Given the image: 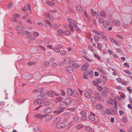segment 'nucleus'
Segmentation results:
<instances>
[{
  "label": "nucleus",
  "mask_w": 132,
  "mask_h": 132,
  "mask_svg": "<svg viewBox=\"0 0 132 132\" xmlns=\"http://www.w3.org/2000/svg\"><path fill=\"white\" fill-rule=\"evenodd\" d=\"M60 106V109L62 110H63L66 107H67L68 105L65 104V103L64 102H61L59 104Z\"/></svg>",
  "instance_id": "1"
},
{
  "label": "nucleus",
  "mask_w": 132,
  "mask_h": 132,
  "mask_svg": "<svg viewBox=\"0 0 132 132\" xmlns=\"http://www.w3.org/2000/svg\"><path fill=\"white\" fill-rule=\"evenodd\" d=\"M65 126V125L63 123H60L57 124L56 126V127L58 129H60L64 128Z\"/></svg>",
  "instance_id": "2"
},
{
  "label": "nucleus",
  "mask_w": 132,
  "mask_h": 132,
  "mask_svg": "<svg viewBox=\"0 0 132 132\" xmlns=\"http://www.w3.org/2000/svg\"><path fill=\"white\" fill-rule=\"evenodd\" d=\"M94 94L95 95L97 100L99 101H101V98L100 95V94L96 92H94Z\"/></svg>",
  "instance_id": "3"
},
{
  "label": "nucleus",
  "mask_w": 132,
  "mask_h": 132,
  "mask_svg": "<svg viewBox=\"0 0 132 132\" xmlns=\"http://www.w3.org/2000/svg\"><path fill=\"white\" fill-rule=\"evenodd\" d=\"M66 70L68 73H71L73 71L72 68L70 66H68L66 68Z\"/></svg>",
  "instance_id": "4"
},
{
  "label": "nucleus",
  "mask_w": 132,
  "mask_h": 132,
  "mask_svg": "<svg viewBox=\"0 0 132 132\" xmlns=\"http://www.w3.org/2000/svg\"><path fill=\"white\" fill-rule=\"evenodd\" d=\"M46 116V115H43L42 114H37L34 115V117L37 119H38L40 118H43Z\"/></svg>",
  "instance_id": "5"
},
{
  "label": "nucleus",
  "mask_w": 132,
  "mask_h": 132,
  "mask_svg": "<svg viewBox=\"0 0 132 132\" xmlns=\"http://www.w3.org/2000/svg\"><path fill=\"white\" fill-rule=\"evenodd\" d=\"M95 114L92 113V114L89 115V119L92 121H94L95 119Z\"/></svg>",
  "instance_id": "6"
},
{
  "label": "nucleus",
  "mask_w": 132,
  "mask_h": 132,
  "mask_svg": "<svg viewBox=\"0 0 132 132\" xmlns=\"http://www.w3.org/2000/svg\"><path fill=\"white\" fill-rule=\"evenodd\" d=\"M88 65L89 64L88 63H85V64L81 67L82 70V71L86 70L87 69Z\"/></svg>",
  "instance_id": "7"
},
{
  "label": "nucleus",
  "mask_w": 132,
  "mask_h": 132,
  "mask_svg": "<svg viewBox=\"0 0 132 132\" xmlns=\"http://www.w3.org/2000/svg\"><path fill=\"white\" fill-rule=\"evenodd\" d=\"M52 110L51 108H47L44 110V112L45 113H48L51 112Z\"/></svg>",
  "instance_id": "8"
},
{
  "label": "nucleus",
  "mask_w": 132,
  "mask_h": 132,
  "mask_svg": "<svg viewBox=\"0 0 132 132\" xmlns=\"http://www.w3.org/2000/svg\"><path fill=\"white\" fill-rule=\"evenodd\" d=\"M64 102L65 103V104L68 105L70 104L71 103V101L70 99L69 98H67L66 99Z\"/></svg>",
  "instance_id": "9"
},
{
  "label": "nucleus",
  "mask_w": 132,
  "mask_h": 132,
  "mask_svg": "<svg viewBox=\"0 0 132 132\" xmlns=\"http://www.w3.org/2000/svg\"><path fill=\"white\" fill-rule=\"evenodd\" d=\"M113 22L117 26H120L121 25L120 21L117 20H114Z\"/></svg>",
  "instance_id": "10"
},
{
  "label": "nucleus",
  "mask_w": 132,
  "mask_h": 132,
  "mask_svg": "<svg viewBox=\"0 0 132 132\" xmlns=\"http://www.w3.org/2000/svg\"><path fill=\"white\" fill-rule=\"evenodd\" d=\"M76 9L77 11L79 13H81L83 11L82 9L79 5H77L76 6Z\"/></svg>",
  "instance_id": "11"
},
{
  "label": "nucleus",
  "mask_w": 132,
  "mask_h": 132,
  "mask_svg": "<svg viewBox=\"0 0 132 132\" xmlns=\"http://www.w3.org/2000/svg\"><path fill=\"white\" fill-rule=\"evenodd\" d=\"M111 109L110 108H108L107 110H105V112L108 115H113L111 111Z\"/></svg>",
  "instance_id": "12"
},
{
  "label": "nucleus",
  "mask_w": 132,
  "mask_h": 132,
  "mask_svg": "<svg viewBox=\"0 0 132 132\" xmlns=\"http://www.w3.org/2000/svg\"><path fill=\"white\" fill-rule=\"evenodd\" d=\"M24 28L21 26H17L16 27V29L19 31H22L23 29H24Z\"/></svg>",
  "instance_id": "13"
},
{
  "label": "nucleus",
  "mask_w": 132,
  "mask_h": 132,
  "mask_svg": "<svg viewBox=\"0 0 132 132\" xmlns=\"http://www.w3.org/2000/svg\"><path fill=\"white\" fill-rule=\"evenodd\" d=\"M53 117L52 115H50L46 116L45 117V120L46 121L50 120Z\"/></svg>",
  "instance_id": "14"
},
{
  "label": "nucleus",
  "mask_w": 132,
  "mask_h": 132,
  "mask_svg": "<svg viewBox=\"0 0 132 132\" xmlns=\"http://www.w3.org/2000/svg\"><path fill=\"white\" fill-rule=\"evenodd\" d=\"M61 118L60 117H57L56 118V119L54 121L53 125H55L60 120Z\"/></svg>",
  "instance_id": "15"
},
{
  "label": "nucleus",
  "mask_w": 132,
  "mask_h": 132,
  "mask_svg": "<svg viewBox=\"0 0 132 132\" xmlns=\"http://www.w3.org/2000/svg\"><path fill=\"white\" fill-rule=\"evenodd\" d=\"M73 22H72V23H70L69 25L70 27H76L77 26V25L76 22L74 21H73Z\"/></svg>",
  "instance_id": "16"
},
{
  "label": "nucleus",
  "mask_w": 132,
  "mask_h": 132,
  "mask_svg": "<svg viewBox=\"0 0 132 132\" xmlns=\"http://www.w3.org/2000/svg\"><path fill=\"white\" fill-rule=\"evenodd\" d=\"M67 91L69 95L71 96L72 95L73 91L70 88L68 89Z\"/></svg>",
  "instance_id": "17"
},
{
  "label": "nucleus",
  "mask_w": 132,
  "mask_h": 132,
  "mask_svg": "<svg viewBox=\"0 0 132 132\" xmlns=\"http://www.w3.org/2000/svg\"><path fill=\"white\" fill-rule=\"evenodd\" d=\"M96 107L99 110H101L102 108V104H97L96 105Z\"/></svg>",
  "instance_id": "18"
},
{
  "label": "nucleus",
  "mask_w": 132,
  "mask_h": 132,
  "mask_svg": "<svg viewBox=\"0 0 132 132\" xmlns=\"http://www.w3.org/2000/svg\"><path fill=\"white\" fill-rule=\"evenodd\" d=\"M70 59L68 58H66L64 60L63 62L64 64H66L68 63L70 61Z\"/></svg>",
  "instance_id": "19"
},
{
  "label": "nucleus",
  "mask_w": 132,
  "mask_h": 132,
  "mask_svg": "<svg viewBox=\"0 0 132 132\" xmlns=\"http://www.w3.org/2000/svg\"><path fill=\"white\" fill-rule=\"evenodd\" d=\"M101 15L103 18L105 17L106 16V14L105 12L104 11H102L100 13Z\"/></svg>",
  "instance_id": "20"
},
{
  "label": "nucleus",
  "mask_w": 132,
  "mask_h": 132,
  "mask_svg": "<svg viewBox=\"0 0 132 132\" xmlns=\"http://www.w3.org/2000/svg\"><path fill=\"white\" fill-rule=\"evenodd\" d=\"M96 12V9H92V14L93 16H95Z\"/></svg>",
  "instance_id": "21"
},
{
  "label": "nucleus",
  "mask_w": 132,
  "mask_h": 132,
  "mask_svg": "<svg viewBox=\"0 0 132 132\" xmlns=\"http://www.w3.org/2000/svg\"><path fill=\"white\" fill-rule=\"evenodd\" d=\"M22 31V34L24 35H27L29 34L30 32L28 31H25L24 30V29H23L22 31Z\"/></svg>",
  "instance_id": "22"
},
{
  "label": "nucleus",
  "mask_w": 132,
  "mask_h": 132,
  "mask_svg": "<svg viewBox=\"0 0 132 132\" xmlns=\"http://www.w3.org/2000/svg\"><path fill=\"white\" fill-rule=\"evenodd\" d=\"M45 16L48 18H49L51 16V15L48 12H46L44 14Z\"/></svg>",
  "instance_id": "23"
},
{
  "label": "nucleus",
  "mask_w": 132,
  "mask_h": 132,
  "mask_svg": "<svg viewBox=\"0 0 132 132\" xmlns=\"http://www.w3.org/2000/svg\"><path fill=\"white\" fill-rule=\"evenodd\" d=\"M78 94V92L77 91L74 90L73 91L72 95L71 96L74 97L76 96H77Z\"/></svg>",
  "instance_id": "24"
},
{
  "label": "nucleus",
  "mask_w": 132,
  "mask_h": 132,
  "mask_svg": "<svg viewBox=\"0 0 132 132\" xmlns=\"http://www.w3.org/2000/svg\"><path fill=\"white\" fill-rule=\"evenodd\" d=\"M46 3L48 5L51 6L54 5L55 4V3L54 2H53L48 1L46 2Z\"/></svg>",
  "instance_id": "25"
},
{
  "label": "nucleus",
  "mask_w": 132,
  "mask_h": 132,
  "mask_svg": "<svg viewBox=\"0 0 132 132\" xmlns=\"http://www.w3.org/2000/svg\"><path fill=\"white\" fill-rule=\"evenodd\" d=\"M85 97L88 98H89L91 97L90 94L88 92H86L85 93Z\"/></svg>",
  "instance_id": "26"
},
{
  "label": "nucleus",
  "mask_w": 132,
  "mask_h": 132,
  "mask_svg": "<svg viewBox=\"0 0 132 132\" xmlns=\"http://www.w3.org/2000/svg\"><path fill=\"white\" fill-rule=\"evenodd\" d=\"M46 94L48 96H49L51 97H54V95L52 93L50 92H48Z\"/></svg>",
  "instance_id": "27"
},
{
  "label": "nucleus",
  "mask_w": 132,
  "mask_h": 132,
  "mask_svg": "<svg viewBox=\"0 0 132 132\" xmlns=\"http://www.w3.org/2000/svg\"><path fill=\"white\" fill-rule=\"evenodd\" d=\"M80 65L77 63H75L73 65V67L74 68H77L80 67Z\"/></svg>",
  "instance_id": "28"
},
{
  "label": "nucleus",
  "mask_w": 132,
  "mask_h": 132,
  "mask_svg": "<svg viewBox=\"0 0 132 132\" xmlns=\"http://www.w3.org/2000/svg\"><path fill=\"white\" fill-rule=\"evenodd\" d=\"M94 38L95 42H98L99 40L100 39V37L98 35H96L95 36Z\"/></svg>",
  "instance_id": "29"
},
{
  "label": "nucleus",
  "mask_w": 132,
  "mask_h": 132,
  "mask_svg": "<svg viewBox=\"0 0 132 132\" xmlns=\"http://www.w3.org/2000/svg\"><path fill=\"white\" fill-rule=\"evenodd\" d=\"M43 100L39 99H37L36 100V102L37 104H40L42 103H43Z\"/></svg>",
  "instance_id": "30"
},
{
  "label": "nucleus",
  "mask_w": 132,
  "mask_h": 132,
  "mask_svg": "<svg viewBox=\"0 0 132 132\" xmlns=\"http://www.w3.org/2000/svg\"><path fill=\"white\" fill-rule=\"evenodd\" d=\"M91 100L92 102L93 103H95L96 102V99L95 97L94 96H92L91 98Z\"/></svg>",
  "instance_id": "31"
},
{
  "label": "nucleus",
  "mask_w": 132,
  "mask_h": 132,
  "mask_svg": "<svg viewBox=\"0 0 132 132\" xmlns=\"http://www.w3.org/2000/svg\"><path fill=\"white\" fill-rule=\"evenodd\" d=\"M79 118L77 116H75L74 117V120L75 122L76 123H78L79 121Z\"/></svg>",
  "instance_id": "32"
},
{
  "label": "nucleus",
  "mask_w": 132,
  "mask_h": 132,
  "mask_svg": "<svg viewBox=\"0 0 132 132\" xmlns=\"http://www.w3.org/2000/svg\"><path fill=\"white\" fill-rule=\"evenodd\" d=\"M84 127V126L82 124H80L77 125L76 127V129H79L82 128Z\"/></svg>",
  "instance_id": "33"
},
{
  "label": "nucleus",
  "mask_w": 132,
  "mask_h": 132,
  "mask_svg": "<svg viewBox=\"0 0 132 132\" xmlns=\"http://www.w3.org/2000/svg\"><path fill=\"white\" fill-rule=\"evenodd\" d=\"M103 26L105 28H107L108 26V24L106 21H104L103 22Z\"/></svg>",
  "instance_id": "34"
},
{
  "label": "nucleus",
  "mask_w": 132,
  "mask_h": 132,
  "mask_svg": "<svg viewBox=\"0 0 132 132\" xmlns=\"http://www.w3.org/2000/svg\"><path fill=\"white\" fill-rule=\"evenodd\" d=\"M122 120L123 122L126 123L127 121V118L125 117H123L122 118Z\"/></svg>",
  "instance_id": "35"
},
{
  "label": "nucleus",
  "mask_w": 132,
  "mask_h": 132,
  "mask_svg": "<svg viewBox=\"0 0 132 132\" xmlns=\"http://www.w3.org/2000/svg\"><path fill=\"white\" fill-rule=\"evenodd\" d=\"M62 98L61 97H57L56 99V103H57L59 102H60L62 100Z\"/></svg>",
  "instance_id": "36"
},
{
  "label": "nucleus",
  "mask_w": 132,
  "mask_h": 132,
  "mask_svg": "<svg viewBox=\"0 0 132 132\" xmlns=\"http://www.w3.org/2000/svg\"><path fill=\"white\" fill-rule=\"evenodd\" d=\"M50 102L51 101H47L44 102V105L46 106L48 105H50Z\"/></svg>",
  "instance_id": "37"
},
{
  "label": "nucleus",
  "mask_w": 132,
  "mask_h": 132,
  "mask_svg": "<svg viewBox=\"0 0 132 132\" xmlns=\"http://www.w3.org/2000/svg\"><path fill=\"white\" fill-rule=\"evenodd\" d=\"M102 94L103 96L104 97H106L107 96V94L106 92L103 91L102 92Z\"/></svg>",
  "instance_id": "38"
},
{
  "label": "nucleus",
  "mask_w": 132,
  "mask_h": 132,
  "mask_svg": "<svg viewBox=\"0 0 132 132\" xmlns=\"http://www.w3.org/2000/svg\"><path fill=\"white\" fill-rule=\"evenodd\" d=\"M63 111L62 110H56L55 111L53 112V113H56V114H58L62 112Z\"/></svg>",
  "instance_id": "39"
},
{
  "label": "nucleus",
  "mask_w": 132,
  "mask_h": 132,
  "mask_svg": "<svg viewBox=\"0 0 132 132\" xmlns=\"http://www.w3.org/2000/svg\"><path fill=\"white\" fill-rule=\"evenodd\" d=\"M112 110L113 112L115 114H117V106L115 108V109H114V110Z\"/></svg>",
  "instance_id": "40"
},
{
  "label": "nucleus",
  "mask_w": 132,
  "mask_h": 132,
  "mask_svg": "<svg viewBox=\"0 0 132 132\" xmlns=\"http://www.w3.org/2000/svg\"><path fill=\"white\" fill-rule=\"evenodd\" d=\"M28 38H30L31 39H35V38L31 35H29L27 36Z\"/></svg>",
  "instance_id": "41"
},
{
  "label": "nucleus",
  "mask_w": 132,
  "mask_h": 132,
  "mask_svg": "<svg viewBox=\"0 0 132 132\" xmlns=\"http://www.w3.org/2000/svg\"><path fill=\"white\" fill-rule=\"evenodd\" d=\"M27 64L28 65H31L34 64H35L36 62H28Z\"/></svg>",
  "instance_id": "42"
},
{
  "label": "nucleus",
  "mask_w": 132,
  "mask_h": 132,
  "mask_svg": "<svg viewBox=\"0 0 132 132\" xmlns=\"http://www.w3.org/2000/svg\"><path fill=\"white\" fill-rule=\"evenodd\" d=\"M60 53L62 55H66L67 53L65 51L63 50L60 52Z\"/></svg>",
  "instance_id": "43"
},
{
  "label": "nucleus",
  "mask_w": 132,
  "mask_h": 132,
  "mask_svg": "<svg viewBox=\"0 0 132 132\" xmlns=\"http://www.w3.org/2000/svg\"><path fill=\"white\" fill-rule=\"evenodd\" d=\"M53 50L55 51L58 52H60V50L58 48L54 47L52 48Z\"/></svg>",
  "instance_id": "44"
},
{
  "label": "nucleus",
  "mask_w": 132,
  "mask_h": 132,
  "mask_svg": "<svg viewBox=\"0 0 132 132\" xmlns=\"http://www.w3.org/2000/svg\"><path fill=\"white\" fill-rule=\"evenodd\" d=\"M13 6V4L12 3H10L8 5L9 9H11Z\"/></svg>",
  "instance_id": "45"
},
{
  "label": "nucleus",
  "mask_w": 132,
  "mask_h": 132,
  "mask_svg": "<svg viewBox=\"0 0 132 132\" xmlns=\"http://www.w3.org/2000/svg\"><path fill=\"white\" fill-rule=\"evenodd\" d=\"M94 56L98 60L100 61L101 60V58L96 53L94 54Z\"/></svg>",
  "instance_id": "46"
},
{
  "label": "nucleus",
  "mask_w": 132,
  "mask_h": 132,
  "mask_svg": "<svg viewBox=\"0 0 132 132\" xmlns=\"http://www.w3.org/2000/svg\"><path fill=\"white\" fill-rule=\"evenodd\" d=\"M64 33L65 35H69L70 34V32L69 30L65 31L64 32Z\"/></svg>",
  "instance_id": "47"
},
{
  "label": "nucleus",
  "mask_w": 132,
  "mask_h": 132,
  "mask_svg": "<svg viewBox=\"0 0 132 132\" xmlns=\"http://www.w3.org/2000/svg\"><path fill=\"white\" fill-rule=\"evenodd\" d=\"M32 34L34 35L36 37L38 36L39 35L38 33L36 32H32Z\"/></svg>",
  "instance_id": "48"
},
{
  "label": "nucleus",
  "mask_w": 132,
  "mask_h": 132,
  "mask_svg": "<svg viewBox=\"0 0 132 132\" xmlns=\"http://www.w3.org/2000/svg\"><path fill=\"white\" fill-rule=\"evenodd\" d=\"M44 41L46 44H49L50 42V40L47 38L45 39L44 40Z\"/></svg>",
  "instance_id": "49"
},
{
  "label": "nucleus",
  "mask_w": 132,
  "mask_h": 132,
  "mask_svg": "<svg viewBox=\"0 0 132 132\" xmlns=\"http://www.w3.org/2000/svg\"><path fill=\"white\" fill-rule=\"evenodd\" d=\"M99 70L102 73L104 74H105L106 72L104 70L102 69L101 68H100L99 69Z\"/></svg>",
  "instance_id": "50"
},
{
  "label": "nucleus",
  "mask_w": 132,
  "mask_h": 132,
  "mask_svg": "<svg viewBox=\"0 0 132 132\" xmlns=\"http://www.w3.org/2000/svg\"><path fill=\"white\" fill-rule=\"evenodd\" d=\"M81 120L82 121H84L86 120L87 118V117L85 116H83L81 118Z\"/></svg>",
  "instance_id": "51"
},
{
  "label": "nucleus",
  "mask_w": 132,
  "mask_h": 132,
  "mask_svg": "<svg viewBox=\"0 0 132 132\" xmlns=\"http://www.w3.org/2000/svg\"><path fill=\"white\" fill-rule=\"evenodd\" d=\"M80 114L81 115H83V116H86V112H85L83 111H81L80 112Z\"/></svg>",
  "instance_id": "52"
},
{
  "label": "nucleus",
  "mask_w": 132,
  "mask_h": 132,
  "mask_svg": "<svg viewBox=\"0 0 132 132\" xmlns=\"http://www.w3.org/2000/svg\"><path fill=\"white\" fill-rule=\"evenodd\" d=\"M97 47L100 50H102V48L101 45L99 44L98 43H97Z\"/></svg>",
  "instance_id": "53"
},
{
  "label": "nucleus",
  "mask_w": 132,
  "mask_h": 132,
  "mask_svg": "<svg viewBox=\"0 0 132 132\" xmlns=\"http://www.w3.org/2000/svg\"><path fill=\"white\" fill-rule=\"evenodd\" d=\"M99 21V23H102V22H104L103 18H100Z\"/></svg>",
  "instance_id": "54"
},
{
  "label": "nucleus",
  "mask_w": 132,
  "mask_h": 132,
  "mask_svg": "<svg viewBox=\"0 0 132 132\" xmlns=\"http://www.w3.org/2000/svg\"><path fill=\"white\" fill-rule=\"evenodd\" d=\"M84 15L87 18H89V17L88 15V14H87V12L86 11H85L84 12Z\"/></svg>",
  "instance_id": "55"
},
{
  "label": "nucleus",
  "mask_w": 132,
  "mask_h": 132,
  "mask_svg": "<svg viewBox=\"0 0 132 132\" xmlns=\"http://www.w3.org/2000/svg\"><path fill=\"white\" fill-rule=\"evenodd\" d=\"M116 36L119 38L123 40H124L123 38L121 36H120L119 35H117Z\"/></svg>",
  "instance_id": "56"
},
{
  "label": "nucleus",
  "mask_w": 132,
  "mask_h": 132,
  "mask_svg": "<svg viewBox=\"0 0 132 132\" xmlns=\"http://www.w3.org/2000/svg\"><path fill=\"white\" fill-rule=\"evenodd\" d=\"M93 31L94 32H95L96 34L98 35H101V33H100L99 32H98V31H97L96 30H93Z\"/></svg>",
  "instance_id": "57"
},
{
  "label": "nucleus",
  "mask_w": 132,
  "mask_h": 132,
  "mask_svg": "<svg viewBox=\"0 0 132 132\" xmlns=\"http://www.w3.org/2000/svg\"><path fill=\"white\" fill-rule=\"evenodd\" d=\"M14 16L16 18H19V17H20V15L16 13H15L14 14Z\"/></svg>",
  "instance_id": "58"
},
{
  "label": "nucleus",
  "mask_w": 132,
  "mask_h": 132,
  "mask_svg": "<svg viewBox=\"0 0 132 132\" xmlns=\"http://www.w3.org/2000/svg\"><path fill=\"white\" fill-rule=\"evenodd\" d=\"M109 39L112 42H114V43L115 41H116L113 38L111 37L109 38Z\"/></svg>",
  "instance_id": "59"
},
{
  "label": "nucleus",
  "mask_w": 132,
  "mask_h": 132,
  "mask_svg": "<svg viewBox=\"0 0 132 132\" xmlns=\"http://www.w3.org/2000/svg\"><path fill=\"white\" fill-rule=\"evenodd\" d=\"M88 47L89 49L92 51H93L94 50V49L90 45H88Z\"/></svg>",
  "instance_id": "60"
},
{
  "label": "nucleus",
  "mask_w": 132,
  "mask_h": 132,
  "mask_svg": "<svg viewBox=\"0 0 132 132\" xmlns=\"http://www.w3.org/2000/svg\"><path fill=\"white\" fill-rule=\"evenodd\" d=\"M96 81H97L98 83L100 84L101 82V80L100 78H97L96 79Z\"/></svg>",
  "instance_id": "61"
},
{
  "label": "nucleus",
  "mask_w": 132,
  "mask_h": 132,
  "mask_svg": "<svg viewBox=\"0 0 132 132\" xmlns=\"http://www.w3.org/2000/svg\"><path fill=\"white\" fill-rule=\"evenodd\" d=\"M102 37L103 38V39L105 40L106 41L107 40V38L104 35H102Z\"/></svg>",
  "instance_id": "62"
},
{
  "label": "nucleus",
  "mask_w": 132,
  "mask_h": 132,
  "mask_svg": "<svg viewBox=\"0 0 132 132\" xmlns=\"http://www.w3.org/2000/svg\"><path fill=\"white\" fill-rule=\"evenodd\" d=\"M85 129L87 131H89L91 130V128L89 126H87L86 127Z\"/></svg>",
  "instance_id": "63"
},
{
  "label": "nucleus",
  "mask_w": 132,
  "mask_h": 132,
  "mask_svg": "<svg viewBox=\"0 0 132 132\" xmlns=\"http://www.w3.org/2000/svg\"><path fill=\"white\" fill-rule=\"evenodd\" d=\"M125 72L128 74L129 75H130L131 73V72H130L128 70H126L125 71Z\"/></svg>",
  "instance_id": "64"
}]
</instances>
